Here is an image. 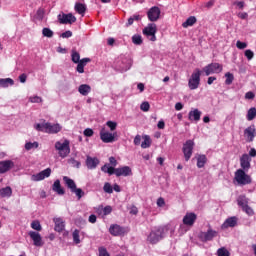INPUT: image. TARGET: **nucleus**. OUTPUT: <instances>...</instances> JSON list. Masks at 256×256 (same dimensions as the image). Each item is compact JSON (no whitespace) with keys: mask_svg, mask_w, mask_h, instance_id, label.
I'll return each mask as SVG.
<instances>
[{"mask_svg":"<svg viewBox=\"0 0 256 256\" xmlns=\"http://www.w3.org/2000/svg\"><path fill=\"white\" fill-rule=\"evenodd\" d=\"M169 229L167 226H155L147 237V242L151 245H157L167 235Z\"/></svg>","mask_w":256,"mask_h":256,"instance_id":"1","label":"nucleus"},{"mask_svg":"<svg viewBox=\"0 0 256 256\" xmlns=\"http://www.w3.org/2000/svg\"><path fill=\"white\" fill-rule=\"evenodd\" d=\"M34 129L36 131H40L42 133H48L49 135H55L57 133H60L61 129H63V127L59 124H53L51 122H45V120H43V123H37L34 124Z\"/></svg>","mask_w":256,"mask_h":256,"instance_id":"2","label":"nucleus"},{"mask_svg":"<svg viewBox=\"0 0 256 256\" xmlns=\"http://www.w3.org/2000/svg\"><path fill=\"white\" fill-rule=\"evenodd\" d=\"M247 170L238 169L234 173L233 183L234 185H239L240 187H244V185H251L253 179L249 174H247Z\"/></svg>","mask_w":256,"mask_h":256,"instance_id":"3","label":"nucleus"},{"mask_svg":"<svg viewBox=\"0 0 256 256\" xmlns=\"http://www.w3.org/2000/svg\"><path fill=\"white\" fill-rule=\"evenodd\" d=\"M63 181L65 185L68 187V189H70L71 193H75L78 201L85 196V192L83 191V189L77 188V184H75V181L73 179L64 176Z\"/></svg>","mask_w":256,"mask_h":256,"instance_id":"4","label":"nucleus"},{"mask_svg":"<svg viewBox=\"0 0 256 256\" xmlns=\"http://www.w3.org/2000/svg\"><path fill=\"white\" fill-rule=\"evenodd\" d=\"M69 145V140L57 141L55 143V149L58 151L59 157H62V159H65V157L71 153V147Z\"/></svg>","mask_w":256,"mask_h":256,"instance_id":"5","label":"nucleus"},{"mask_svg":"<svg viewBox=\"0 0 256 256\" xmlns=\"http://www.w3.org/2000/svg\"><path fill=\"white\" fill-rule=\"evenodd\" d=\"M199 85H201V71L197 68L188 80V87L191 91H195V89H199Z\"/></svg>","mask_w":256,"mask_h":256,"instance_id":"6","label":"nucleus"},{"mask_svg":"<svg viewBox=\"0 0 256 256\" xmlns=\"http://www.w3.org/2000/svg\"><path fill=\"white\" fill-rule=\"evenodd\" d=\"M100 139L103 143H115L117 141V132H109L107 128L102 127L100 130Z\"/></svg>","mask_w":256,"mask_h":256,"instance_id":"7","label":"nucleus"},{"mask_svg":"<svg viewBox=\"0 0 256 256\" xmlns=\"http://www.w3.org/2000/svg\"><path fill=\"white\" fill-rule=\"evenodd\" d=\"M142 33L149 39V41H157V24H148L147 27L142 30Z\"/></svg>","mask_w":256,"mask_h":256,"instance_id":"8","label":"nucleus"},{"mask_svg":"<svg viewBox=\"0 0 256 256\" xmlns=\"http://www.w3.org/2000/svg\"><path fill=\"white\" fill-rule=\"evenodd\" d=\"M114 67L121 73L129 71L131 69V60L128 58H120L115 61Z\"/></svg>","mask_w":256,"mask_h":256,"instance_id":"9","label":"nucleus"},{"mask_svg":"<svg viewBox=\"0 0 256 256\" xmlns=\"http://www.w3.org/2000/svg\"><path fill=\"white\" fill-rule=\"evenodd\" d=\"M194 147H195V142H193V140H187L184 143L182 151L184 153L185 161H189V159H191V156L193 155Z\"/></svg>","mask_w":256,"mask_h":256,"instance_id":"10","label":"nucleus"},{"mask_svg":"<svg viewBox=\"0 0 256 256\" xmlns=\"http://www.w3.org/2000/svg\"><path fill=\"white\" fill-rule=\"evenodd\" d=\"M205 75H213V73H221L223 71V65L219 63H211L203 68Z\"/></svg>","mask_w":256,"mask_h":256,"instance_id":"11","label":"nucleus"},{"mask_svg":"<svg viewBox=\"0 0 256 256\" xmlns=\"http://www.w3.org/2000/svg\"><path fill=\"white\" fill-rule=\"evenodd\" d=\"M58 21L61 25H73L77 21V18L71 13H62L58 15Z\"/></svg>","mask_w":256,"mask_h":256,"instance_id":"12","label":"nucleus"},{"mask_svg":"<svg viewBox=\"0 0 256 256\" xmlns=\"http://www.w3.org/2000/svg\"><path fill=\"white\" fill-rule=\"evenodd\" d=\"M198 237L200 241L207 243V241H213V238L217 237V231L208 229L207 232H200Z\"/></svg>","mask_w":256,"mask_h":256,"instance_id":"13","label":"nucleus"},{"mask_svg":"<svg viewBox=\"0 0 256 256\" xmlns=\"http://www.w3.org/2000/svg\"><path fill=\"white\" fill-rule=\"evenodd\" d=\"M129 230L121 225H112L109 228V233H111L114 237H119L121 235H125Z\"/></svg>","mask_w":256,"mask_h":256,"instance_id":"14","label":"nucleus"},{"mask_svg":"<svg viewBox=\"0 0 256 256\" xmlns=\"http://www.w3.org/2000/svg\"><path fill=\"white\" fill-rule=\"evenodd\" d=\"M256 129L255 125H251L244 130V138L247 143H252L255 140Z\"/></svg>","mask_w":256,"mask_h":256,"instance_id":"15","label":"nucleus"},{"mask_svg":"<svg viewBox=\"0 0 256 256\" xmlns=\"http://www.w3.org/2000/svg\"><path fill=\"white\" fill-rule=\"evenodd\" d=\"M160 16H161V9H159V7L157 6L150 8L149 11L147 12V17L149 21H152V22L158 21Z\"/></svg>","mask_w":256,"mask_h":256,"instance_id":"16","label":"nucleus"},{"mask_svg":"<svg viewBox=\"0 0 256 256\" xmlns=\"http://www.w3.org/2000/svg\"><path fill=\"white\" fill-rule=\"evenodd\" d=\"M47 177H51V168H46L45 170H43L37 174H33L31 176V180L32 181H43V179H47Z\"/></svg>","mask_w":256,"mask_h":256,"instance_id":"17","label":"nucleus"},{"mask_svg":"<svg viewBox=\"0 0 256 256\" xmlns=\"http://www.w3.org/2000/svg\"><path fill=\"white\" fill-rule=\"evenodd\" d=\"M240 166L242 171H249L251 169V157H249V154H243L241 156Z\"/></svg>","mask_w":256,"mask_h":256,"instance_id":"18","label":"nucleus"},{"mask_svg":"<svg viewBox=\"0 0 256 256\" xmlns=\"http://www.w3.org/2000/svg\"><path fill=\"white\" fill-rule=\"evenodd\" d=\"M13 167H15V162H13V160L0 161V175L7 173V171H11Z\"/></svg>","mask_w":256,"mask_h":256,"instance_id":"19","label":"nucleus"},{"mask_svg":"<svg viewBox=\"0 0 256 256\" xmlns=\"http://www.w3.org/2000/svg\"><path fill=\"white\" fill-rule=\"evenodd\" d=\"M130 175H133V171L131 170V167L124 166V167L116 168V177H129Z\"/></svg>","mask_w":256,"mask_h":256,"instance_id":"20","label":"nucleus"},{"mask_svg":"<svg viewBox=\"0 0 256 256\" xmlns=\"http://www.w3.org/2000/svg\"><path fill=\"white\" fill-rule=\"evenodd\" d=\"M28 235L32 239V241L34 242V245L36 247H42L43 246V240L41 238V234H39L38 232H35V231H30L28 233Z\"/></svg>","mask_w":256,"mask_h":256,"instance_id":"21","label":"nucleus"},{"mask_svg":"<svg viewBox=\"0 0 256 256\" xmlns=\"http://www.w3.org/2000/svg\"><path fill=\"white\" fill-rule=\"evenodd\" d=\"M100 161L97 157H86V167L87 169H97V166L99 165Z\"/></svg>","mask_w":256,"mask_h":256,"instance_id":"22","label":"nucleus"},{"mask_svg":"<svg viewBox=\"0 0 256 256\" xmlns=\"http://www.w3.org/2000/svg\"><path fill=\"white\" fill-rule=\"evenodd\" d=\"M197 221V214L193 212L186 213L183 218L184 225H193Z\"/></svg>","mask_w":256,"mask_h":256,"instance_id":"23","label":"nucleus"},{"mask_svg":"<svg viewBox=\"0 0 256 256\" xmlns=\"http://www.w3.org/2000/svg\"><path fill=\"white\" fill-rule=\"evenodd\" d=\"M189 121H195L196 123L198 121H201V111L199 109L191 110L188 114Z\"/></svg>","mask_w":256,"mask_h":256,"instance_id":"24","label":"nucleus"},{"mask_svg":"<svg viewBox=\"0 0 256 256\" xmlns=\"http://www.w3.org/2000/svg\"><path fill=\"white\" fill-rule=\"evenodd\" d=\"M87 63H91L90 58L81 59L80 62H78L76 71H78V73H85V66L87 65Z\"/></svg>","mask_w":256,"mask_h":256,"instance_id":"25","label":"nucleus"},{"mask_svg":"<svg viewBox=\"0 0 256 256\" xmlns=\"http://www.w3.org/2000/svg\"><path fill=\"white\" fill-rule=\"evenodd\" d=\"M196 160L198 169H203L207 164V156L205 154H198Z\"/></svg>","mask_w":256,"mask_h":256,"instance_id":"26","label":"nucleus"},{"mask_svg":"<svg viewBox=\"0 0 256 256\" xmlns=\"http://www.w3.org/2000/svg\"><path fill=\"white\" fill-rule=\"evenodd\" d=\"M52 189L58 195H65V189H63V187H61V181H59V180H55V182L52 186Z\"/></svg>","mask_w":256,"mask_h":256,"instance_id":"27","label":"nucleus"},{"mask_svg":"<svg viewBox=\"0 0 256 256\" xmlns=\"http://www.w3.org/2000/svg\"><path fill=\"white\" fill-rule=\"evenodd\" d=\"M78 92L80 93V95L87 97V95L91 93V86H89L88 84H81L78 88Z\"/></svg>","mask_w":256,"mask_h":256,"instance_id":"28","label":"nucleus"},{"mask_svg":"<svg viewBox=\"0 0 256 256\" xmlns=\"http://www.w3.org/2000/svg\"><path fill=\"white\" fill-rule=\"evenodd\" d=\"M74 9H75L76 13L81 15V17H85V12L87 11V6H85V4L76 3Z\"/></svg>","mask_w":256,"mask_h":256,"instance_id":"29","label":"nucleus"},{"mask_svg":"<svg viewBox=\"0 0 256 256\" xmlns=\"http://www.w3.org/2000/svg\"><path fill=\"white\" fill-rule=\"evenodd\" d=\"M237 203L241 207V209L247 207L249 205V198L245 195H240L237 198Z\"/></svg>","mask_w":256,"mask_h":256,"instance_id":"30","label":"nucleus"},{"mask_svg":"<svg viewBox=\"0 0 256 256\" xmlns=\"http://www.w3.org/2000/svg\"><path fill=\"white\" fill-rule=\"evenodd\" d=\"M197 23V18L195 16H190L185 22L182 23V27L187 29V27H193Z\"/></svg>","mask_w":256,"mask_h":256,"instance_id":"31","label":"nucleus"},{"mask_svg":"<svg viewBox=\"0 0 256 256\" xmlns=\"http://www.w3.org/2000/svg\"><path fill=\"white\" fill-rule=\"evenodd\" d=\"M11 195H13L11 187L7 186L0 189V197H11Z\"/></svg>","mask_w":256,"mask_h":256,"instance_id":"32","label":"nucleus"},{"mask_svg":"<svg viewBox=\"0 0 256 256\" xmlns=\"http://www.w3.org/2000/svg\"><path fill=\"white\" fill-rule=\"evenodd\" d=\"M142 139H144V141L141 143V147L142 149H149V147H151V136L149 135H144L142 137Z\"/></svg>","mask_w":256,"mask_h":256,"instance_id":"33","label":"nucleus"},{"mask_svg":"<svg viewBox=\"0 0 256 256\" xmlns=\"http://www.w3.org/2000/svg\"><path fill=\"white\" fill-rule=\"evenodd\" d=\"M132 43L134 45H143V37L141 34H135L132 36Z\"/></svg>","mask_w":256,"mask_h":256,"instance_id":"34","label":"nucleus"},{"mask_svg":"<svg viewBox=\"0 0 256 256\" xmlns=\"http://www.w3.org/2000/svg\"><path fill=\"white\" fill-rule=\"evenodd\" d=\"M255 117H256V109H255V107L250 108L248 110L247 116H246L247 121H253V119H255Z\"/></svg>","mask_w":256,"mask_h":256,"instance_id":"35","label":"nucleus"},{"mask_svg":"<svg viewBox=\"0 0 256 256\" xmlns=\"http://www.w3.org/2000/svg\"><path fill=\"white\" fill-rule=\"evenodd\" d=\"M14 81L11 78L0 79V87H9V85H13Z\"/></svg>","mask_w":256,"mask_h":256,"instance_id":"36","label":"nucleus"},{"mask_svg":"<svg viewBox=\"0 0 256 256\" xmlns=\"http://www.w3.org/2000/svg\"><path fill=\"white\" fill-rule=\"evenodd\" d=\"M71 58L73 63H80L81 61V54L77 52V50H72Z\"/></svg>","mask_w":256,"mask_h":256,"instance_id":"37","label":"nucleus"},{"mask_svg":"<svg viewBox=\"0 0 256 256\" xmlns=\"http://www.w3.org/2000/svg\"><path fill=\"white\" fill-rule=\"evenodd\" d=\"M79 233H80V231L77 229L74 230L72 233V238H73L75 245H79V243H81V239L79 238L80 237Z\"/></svg>","mask_w":256,"mask_h":256,"instance_id":"38","label":"nucleus"},{"mask_svg":"<svg viewBox=\"0 0 256 256\" xmlns=\"http://www.w3.org/2000/svg\"><path fill=\"white\" fill-rule=\"evenodd\" d=\"M237 221H239V219L236 216H232L226 219L224 225H237Z\"/></svg>","mask_w":256,"mask_h":256,"instance_id":"39","label":"nucleus"},{"mask_svg":"<svg viewBox=\"0 0 256 256\" xmlns=\"http://www.w3.org/2000/svg\"><path fill=\"white\" fill-rule=\"evenodd\" d=\"M217 255H218V256H230L231 253H229V250H227V248L222 247V248H219V249L217 250Z\"/></svg>","mask_w":256,"mask_h":256,"instance_id":"40","label":"nucleus"},{"mask_svg":"<svg viewBox=\"0 0 256 256\" xmlns=\"http://www.w3.org/2000/svg\"><path fill=\"white\" fill-rule=\"evenodd\" d=\"M225 77H226V80H225V84H226V85H231V83H233V80L235 79V77L233 76V74H232V73H229V72H227V73L225 74Z\"/></svg>","mask_w":256,"mask_h":256,"instance_id":"41","label":"nucleus"},{"mask_svg":"<svg viewBox=\"0 0 256 256\" xmlns=\"http://www.w3.org/2000/svg\"><path fill=\"white\" fill-rule=\"evenodd\" d=\"M37 147H39V143L37 142H34V143L28 142L25 144L26 151H31V149L33 148L37 149Z\"/></svg>","mask_w":256,"mask_h":256,"instance_id":"42","label":"nucleus"},{"mask_svg":"<svg viewBox=\"0 0 256 256\" xmlns=\"http://www.w3.org/2000/svg\"><path fill=\"white\" fill-rule=\"evenodd\" d=\"M242 211H244V213H246V215H249V216L255 215L253 208H251L249 205L244 206V208H242Z\"/></svg>","mask_w":256,"mask_h":256,"instance_id":"43","label":"nucleus"},{"mask_svg":"<svg viewBox=\"0 0 256 256\" xmlns=\"http://www.w3.org/2000/svg\"><path fill=\"white\" fill-rule=\"evenodd\" d=\"M42 35H43L44 37H49V38H51V37H53V31H52L51 29H49V28H43V30H42Z\"/></svg>","mask_w":256,"mask_h":256,"instance_id":"44","label":"nucleus"},{"mask_svg":"<svg viewBox=\"0 0 256 256\" xmlns=\"http://www.w3.org/2000/svg\"><path fill=\"white\" fill-rule=\"evenodd\" d=\"M103 189H104L105 193H109V194L113 193V186H111V184L109 182H106L104 184Z\"/></svg>","mask_w":256,"mask_h":256,"instance_id":"45","label":"nucleus"},{"mask_svg":"<svg viewBox=\"0 0 256 256\" xmlns=\"http://www.w3.org/2000/svg\"><path fill=\"white\" fill-rule=\"evenodd\" d=\"M29 102L30 103H42L43 102V99L39 96H31L29 98Z\"/></svg>","mask_w":256,"mask_h":256,"instance_id":"46","label":"nucleus"},{"mask_svg":"<svg viewBox=\"0 0 256 256\" xmlns=\"http://www.w3.org/2000/svg\"><path fill=\"white\" fill-rule=\"evenodd\" d=\"M245 57L248 59V61H251V59H253V57H255V53H253L252 50H245L244 52Z\"/></svg>","mask_w":256,"mask_h":256,"instance_id":"47","label":"nucleus"},{"mask_svg":"<svg viewBox=\"0 0 256 256\" xmlns=\"http://www.w3.org/2000/svg\"><path fill=\"white\" fill-rule=\"evenodd\" d=\"M107 127H109L110 131H115L117 129V122L108 121L106 122Z\"/></svg>","mask_w":256,"mask_h":256,"instance_id":"48","label":"nucleus"},{"mask_svg":"<svg viewBox=\"0 0 256 256\" xmlns=\"http://www.w3.org/2000/svg\"><path fill=\"white\" fill-rule=\"evenodd\" d=\"M141 111L147 112L149 109H151V105H149V102H143L140 106Z\"/></svg>","mask_w":256,"mask_h":256,"instance_id":"49","label":"nucleus"},{"mask_svg":"<svg viewBox=\"0 0 256 256\" xmlns=\"http://www.w3.org/2000/svg\"><path fill=\"white\" fill-rule=\"evenodd\" d=\"M103 215L107 216V215H111L113 208L111 206H105L103 209Z\"/></svg>","mask_w":256,"mask_h":256,"instance_id":"50","label":"nucleus"},{"mask_svg":"<svg viewBox=\"0 0 256 256\" xmlns=\"http://www.w3.org/2000/svg\"><path fill=\"white\" fill-rule=\"evenodd\" d=\"M98 251H99V256H111L109 255V252H107V248L105 247L98 248Z\"/></svg>","mask_w":256,"mask_h":256,"instance_id":"51","label":"nucleus"},{"mask_svg":"<svg viewBox=\"0 0 256 256\" xmlns=\"http://www.w3.org/2000/svg\"><path fill=\"white\" fill-rule=\"evenodd\" d=\"M236 47L237 49H247V43L246 42H241V41H237L236 42Z\"/></svg>","mask_w":256,"mask_h":256,"instance_id":"52","label":"nucleus"},{"mask_svg":"<svg viewBox=\"0 0 256 256\" xmlns=\"http://www.w3.org/2000/svg\"><path fill=\"white\" fill-rule=\"evenodd\" d=\"M106 173H108V175H117V168H115V166H110Z\"/></svg>","mask_w":256,"mask_h":256,"instance_id":"53","label":"nucleus"},{"mask_svg":"<svg viewBox=\"0 0 256 256\" xmlns=\"http://www.w3.org/2000/svg\"><path fill=\"white\" fill-rule=\"evenodd\" d=\"M93 134H94V132H93V129H91V128H87L84 130L85 137H93Z\"/></svg>","mask_w":256,"mask_h":256,"instance_id":"54","label":"nucleus"},{"mask_svg":"<svg viewBox=\"0 0 256 256\" xmlns=\"http://www.w3.org/2000/svg\"><path fill=\"white\" fill-rule=\"evenodd\" d=\"M61 37H63V39H69V37H73V32L66 31V32L62 33Z\"/></svg>","mask_w":256,"mask_h":256,"instance_id":"55","label":"nucleus"},{"mask_svg":"<svg viewBox=\"0 0 256 256\" xmlns=\"http://www.w3.org/2000/svg\"><path fill=\"white\" fill-rule=\"evenodd\" d=\"M54 230L57 231L58 233H62V231H65V225H56L54 227Z\"/></svg>","mask_w":256,"mask_h":256,"instance_id":"56","label":"nucleus"},{"mask_svg":"<svg viewBox=\"0 0 256 256\" xmlns=\"http://www.w3.org/2000/svg\"><path fill=\"white\" fill-rule=\"evenodd\" d=\"M234 5L238 7V9H243L245 7V2L243 1H235Z\"/></svg>","mask_w":256,"mask_h":256,"instance_id":"57","label":"nucleus"},{"mask_svg":"<svg viewBox=\"0 0 256 256\" xmlns=\"http://www.w3.org/2000/svg\"><path fill=\"white\" fill-rule=\"evenodd\" d=\"M245 99H255V93L249 91L245 94Z\"/></svg>","mask_w":256,"mask_h":256,"instance_id":"58","label":"nucleus"},{"mask_svg":"<svg viewBox=\"0 0 256 256\" xmlns=\"http://www.w3.org/2000/svg\"><path fill=\"white\" fill-rule=\"evenodd\" d=\"M109 163L110 165H112V167H117V159H115V157H110L109 158Z\"/></svg>","mask_w":256,"mask_h":256,"instance_id":"59","label":"nucleus"},{"mask_svg":"<svg viewBox=\"0 0 256 256\" xmlns=\"http://www.w3.org/2000/svg\"><path fill=\"white\" fill-rule=\"evenodd\" d=\"M137 213H139V209L136 206H132L130 208V215H137Z\"/></svg>","mask_w":256,"mask_h":256,"instance_id":"60","label":"nucleus"},{"mask_svg":"<svg viewBox=\"0 0 256 256\" xmlns=\"http://www.w3.org/2000/svg\"><path fill=\"white\" fill-rule=\"evenodd\" d=\"M157 205H158L159 207H164V205H165V199H163V197L158 198V200H157Z\"/></svg>","mask_w":256,"mask_h":256,"instance_id":"61","label":"nucleus"},{"mask_svg":"<svg viewBox=\"0 0 256 256\" xmlns=\"http://www.w3.org/2000/svg\"><path fill=\"white\" fill-rule=\"evenodd\" d=\"M134 145H141V135H136L135 136Z\"/></svg>","mask_w":256,"mask_h":256,"instance_id":"62","label":"nucleus"},{"mask_svg":"<svg viewBox=\"0 0 256 256\" xmlns=\"http://www.w3.org/2000/svg\"><path fill=\"white\" fill-rule=\"evenodd\" d=\"M55 225H63L65 222L63 221V218H54Z\"/></svg>","mask_w":256,"mask_h":256,"instance_id":"63","label":"nucleus"},{"mask_svg":"<svg viewBox=\"0 0 256 256\" xmlns=\"http://www.w3.org/2000/svg\"><path fill=\"white\" fill-rule=\"evenodd\" d=\"M238 17L239 19H247V17H249V14H247L246 12H239Z\"/></svg>","mask_w":256,"mask_h":256,"instance_id":"64","label":"nucleus"}]
</instances>
